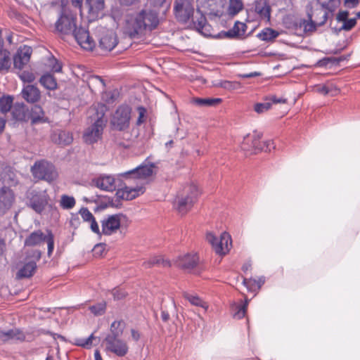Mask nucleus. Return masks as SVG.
<instances>
[{"label": "nucleus", "mask_w": 360, "mask_h": 360, "mask_svg": "<svg viewBox=\"0 0 360 360\" xmlns=\"http://www.w3.org/2000/svg\"><path fill=\"white\" fill-rule=\"evenodd\" d=\"M158 24L156 13L151 10H141L126 16L123 31L131 39H141L156 29Z\"/></svg>", "instance_id": "1"}, {"label": "nucleus", "mask_w": 360, "mask_h": 360, "mask_svg": "<svg viewBox=\"0 0 360 360\" xmlns=\"http://www.w3.org/2000/svg\"><path fill=\"white\" fill-rule=\"evenodd\" d=\"M153 174V165H141L134 169L123 174L122 175L129 183L134 179L136 180L140 185H137L135 187L126 185L118 192L120 195V196L127 200H131L143 194L145 192V188L143 186L142 181L151 176Z\"/></svg>", "instance_id": "2"}, {"label": "nucleus", "mask_w": 360, "mask_h": 360, "mask_svg": "<svg viewBox=\"0 0 360 360\" xmlns=\"http://www.w3.org/2000/svg\"><path fill=\"white\" fill-rule=\"evenodd\" d=\"M106 110L107 107L102 103H97L91 108L90 112H95L96 117L94 123L84 132L83 139L85 143L92 144L101 139L106 124V120L104 119Z\"/></svg>", "instance_id": "3"}, {"label": "nucleus", "mask_w": 360, "mask_h": 360, "mask_svg": "<svg viewBox=\"0 0 360 360\" xmlns=\"http://www.w3.org/2000/svg\"><path fill=\"white\" fill-rule=\"evenodd\" d=\"M198 195L199 191L197 186L190 184L184 186L179 191L176 196L175 205L179 212L181 214L187 213L195 202Z\"/></svg>", "instance_id": "4"}, {"label": "nucleus", "mask_w": 360, "mask_h": 360, "mask_svg": "<svg viewBox=\"0 0 360 360\" xmlns=\"http://www.w3.org/2000/svg\"><path fill=\"white\" fill-rule=\"evenodd\" d=\"M44 242L47 243L48 255L51 256L54 249V236L50 230L46 233L41 230H37L32 232L25 240V246L35 247L39 246Z\"/></svg>", "instance_id": "5"}, {"label": "nucleus", "mask_w": 360, "mask_h": 360, "mask_svg": "<svg viewBox=\"0 0 360 360\" xmlns=\"http://www.w3.org/2000/svg\"><path fill=\"white\" fill-rule=\"evenodd\" d=\"M131 109L129 106H119L110 118V127L116 131H125L130 125Z\"/></svg>", "instance_id": "6"}, {"label": "nucleus", "mask_w": 360, "mask_h": 360, "mask_svg": "<svg viewBox=\"0 0 360 360\" xmlns=\"http://www.w3.org/2000/svg\"><path fill=\"white\" fill-rule=\"evenodd\" d=\"M31 172L34 178L51 182L58 177V172L53 164L41 160L35 162L31 168Z\"/></svg>", "instance_id": "7"}, {"label": "nucleus", "mask_w": 360, "mask_h": 360, "mask_svg": "<svg viewBox=\"0 0 360 360\" xmlns=\"http://www.w3.org/2000/svg\"><path fill=\"white\" fill-rule=\"evenodd\" d=\"M194 0H175L174 13L176 20L186 23L194 13Z\"/></svg>", "instance_id": "8"}, {"label": "nucleus", "mask_w": 360, "mask_h": 360, "mask_svg": "<svg viewBox=\"0 0 360 360\" xmlns=\"http://www.w3.org/2000/svg\"><path fill=\"white\" fill-rule=\"evenodd\" d=\"M27 206L41 214L49 204L50 198L46 191L33 190L27 194Z\"/></svg>", "instance_id": "9"}, {"label": "nucleus", "mask_w": 360, "mask_h": 360, "mask_svg": "<svg viewBox=\"0 0 360 360\" xmlns=\"http://www.w3.org/2000/svg\"><path fill=\"white\" fill-rule=\"evenodd\" d=\"M206 239L212 245L217 255H225L229 251L231 240L228 233H222L219 238H217L212 233H208Z\"/></svg>", "instance_id": "10"}, {"label": "nucleus", "mask_w": 360, "mask_h": 360, "mask_svg": "<svg viewBox=\"0 0 360 360\" xmlns=\"http://www.w3.org/2000/svg\"><path fill=\"white\" fill-rule=\"evenodd\" d=\"M76 20L71 14L63 13L55 23V32L62 37L74 34Z\"/></svg>", "instance_id": "11"}, {"label": "nucleus", "mask_w": 360, "mask_h": 360, "mask_svg": "<svg viewBox=\"0 0 360 360\" xmlns=\"http://www.w3.org/2000/svg\"><path fill=\"white\" fill-rule=\"evenodd\" d=\"M105 349L118 357L124 356L129 352L127 342L120 338H105Z\"/></svg>", "instance_id": "12"}, {"label": "nucleus", "mask_w": 360, "mask_h": 360, "mask_svg": "<svg viewBox=\"0 0 360 360\" xmlns=\"http://www.w3.org/2000/svg\"><path fill=\"white\" fill-rule=\"evenodd\" d=\"M225 2L226 0H197V11L205 14L217 15Z\"/></svg>", "instance_id": "13"}, {"label": "nucleus", "mask_w": 360, "mask_h": 360, "mask_svg": "<svg viewBox=\"0 0 360 360\" xmlns=\"http://www.w3.org/2000/svg\"><path fill=\"white\" fill-rule=\"evenodd\" d=\"M317 15H320V19L311 20V16L309 20H304L300 22V27L303 28L304 32L307 34H311L316 30V27L321 26L327 20L328 12L325 10H318L316 12Z\"/></svg>", "instance_id": "14"}, {"label": "nucleus", "mask_w": 360, "mask_h": 360, "mask_svg": "<svg viewBox=\"0 0 360 360\" xmlns=\"http://www.w3.org/2000/svg\"><path fill=\"white\" fill-rule=\"evenodd\" d=\"M100 34L99 46L105 51L112 50L117 44V38L115 32L104 28L98 30Z\"/></svg>", "instance_id": "15"}, {"label": "nucleus", "mask_w": 360, "mask_h": 360, "mask_svg": "<svg viewBox=\"0 0 360 360\" xmlns=\"http://www.w3.org/2000/svg\"><path fill=\"white\" fill-rule=\"evenodd\" d=\"M262 136V133L253 131L252 134L246 135L241 144L243 150L251 153H256L261 150L260 139Z\"/></svg>", "instance_id": "16"}, {"label": "nucleus", "mask_w": 360, "mask_h": 360, "mask_svg": "<svg viewBox=\"0 0 360 360\" xmlns=\"http://www.w3.org/2000/svg\"><path fill=\"white\" fill-rule=\"evenodd\" d=\"M15 200L12 190L8 187L0 189V217L5 215L11 208Z\"/></svg>", "instance_id": "17"}, {"label": "nucleus", "mask_w": 360, "mask_h": 360, "mask_svg": "<svg viewBox=\"0 0 360 360\" xmlns=\"http://www.w3.org/2000/svg\"><path fill=\"white\" fill-rule=\"evenodd\" d=\"M122 214H112L102 221V233L110 236L115 233L120 227Z\"/></svg>", "instance_id": "18"}, {"label": "nucleus", "mask_w": 360, "mask_h": 360, "mask_svg": "<svg viewBox=\"0 0 360 360\" xmlns=\"http://www.w3.org/2000/svg\"><path fill=\"white\" fill-rule=\"evenodd\" d=\"M76 41L82 48L86 50H92L96 43L89 36V31L83 27L77 28L73 34Z\"/></svg>", "instance_id": "19"}, {"label": "nucleus", "mask_w": 360, "mask_h": 360, "mask_svg": "<svg viewBox=\"0 0 360 360\" xmlns=\"http://www.w3.org/2000/svg\"><path fill=\"white\" fill-rule=\"evenodd\" d=\"M200 258L197 254H188L179 257L172 263V268L195 269L199 267Z\"/></svg>", "instance_id": "20"}, {"label": "nucleus", "mask_w": 360, "mask_h": 360, "mask_svg": "<svg viewBox=\"0 0 360 360\" xmlns=\"http://www.w3.org/2000/svg\"><path fill=\"white\" fill-rule=\"evenodd\" d=\"M31 54L32 49L29 46H24L19 49L13 57L14 68L22 70L29 63Z\"/></svg>", "instance_id": "21"}, {"label": "nucleus", "mask_w": 360, "mask_h": 360, "mask_svg": "<svg viewBox=\"0 0 360 360\" xmlns=\"http://www.w3.org/2000/svg\"><path fill=\"white\" fill-rule=\"evenodd\" d=\"M172 266V263L161 255L151 257L143 263L144 269H169Z\"/></svg>", "instance_id": "22"}, {"label": "nucleus", "mask_w": 360, "mask_h": 360, "mask_svg": "<svg viewBox=\"0 0 360 360\" xmlns=\"http://www.w3.org/2000/svg\"><path fill=\"white\" fill-rule=\"evenodd\" d=\"M21 96L27 103H35L41 99V91L35 85L27 84L23 86Z\"/></svg>", "instance_id": "23"}, {"label": "nucleus", "mask_w": 360, "mask_h": 360, "mask_svg": "<svg viewBox=\"0 0 360 360\" xmlns=\"http://www.w3.org/2000/svg\"><path fill=\"white\" fill-rule=\"evenodd\" d=\"M8 186H14L18 183L16 174L12 167L0 163V181Z\"/></svg>", "instance_id": "24"}, {"label": "nucleus", "mask_w": 360, "mask_h": 360, "mask_svg": "<svg viewBox=\"0 0 360 360\" xmlns=\"http://www.w3.org/2000/svg\"><path fill=\"white\" fill-rule=\"evenodd\" d=\"M255 11L262 20L266 22H270L271 8L268 0H256L255 3Z\"/></svg>", "instance_id": "25"}, {"label": "nucleus", "mask_w": 360, "mask_h": 360, "mask_svg": "<svg viewBox=\"0 0 360 360\" xmlns=\"http://www.w3.org/2000/svg\"><path fill=\"white\" fill-rule=\"evenodd\" d=\"M51 139L56 144L68 146L72 142L73 137L70 131L56 130L51 134Z\"/></svg>", "instance_id": "26"}, {"label": "nucleus", "mask_w": 360, "mask_h": 360, "mask_svg": "<svg viewBox=\"0 0 360 360\" xmlns=\"http://www.w3.org/2000/svg\"><path fill=\"white\" fill-rule=\"evenodd\" d=\"M96 187L106 191H112L115 189V181L112 176H101L94 181Z\"/></svg>", "instance_id": "27"}, {"label": "nucleus", "mask_w": 360, "mask_h": 360, "mask_svg": "<svg viewBox=\"0 0 360 360\" xmlns=\"http://www.w3.org/2000/svg\"><path fill=\"white\" fill-rule=\"evenodd\" d=\"M41 253L38 250H32L28 253L24 260V266L21 270H35L37 269V262L39 260Z\"/></svg>", "instance_id": "28"}, {"label": "nucleus", "mask_w": 360, "mask_h": 360, "mask_svg": "<svg viewBox=\"0 0 360 360\" xmlns=\"http://www.w3.org/2000/svg\"><path fill=\"white\" fill-rule=\"evenodd\" d=\"M124 322L122 320L114 321L110 327V333L105 338H121L124 332Z\"/></svg>", "instance_id": "29"}, {"label": "nucleus", "mask_w": 360, "mask_h": 360, "mask_svg": "<svg viewBox=\"0 0 360 360\" xmlns=\"http://www.w3.org/2000/svg\"><path fill=\"white\" fill-rule=\"evenodd\" d=\"M30 119L32 124L46 122L44 112L41 106L35 105L32 108Z\"/></svg>", "instance_id": "30"}, {"label": "nucleus", "mask_w": 360, "mask_h": 360, "mask_svg": "<svg viewBox=\"0 0 360 360\" xmlns=\"http://www.w3.org/2000/svg\"><path fill=\"white\" fill-rule=\"evenodd\" d=\"M246 27L245 23L237 21L233 28L226 32V36L230 38L243 36L245 33Z\"/></svg>", "instance_id": "31"}, {"label": "nucleus", "mask_w": 360, "mask_h": 360, "mask_svg": "<svg viewBox=\"0 0 360 360\" xmlns=\"http://www.w3.org/2000/svg\"><path fill=\"white\" fill-rule=\"evenodd\" d=\"M183 297L187 300L191 304L196 307H200L205 310L207 309L208 305L206 302H205L198 295H191L188 292H183Z\"/></svg>", "instance_id": "32"}, {"label": "nucleus", "mask_w": 360, "mask_h": 360, "mask_svg": "<svg viewBox=\"0 0 360 360\" xmlns=\"http://www.w3.org/2000/svg\"><path fill=\"white\" fill-rule=\"evenodd\" d=\"M6 341L10 340H15L20 342H23L25 338V334L24 332L19 328H13L6 330Z\"/></svg>", "instance_id": "33"}, {"label": "nucleus", "mask_w": 360, "mask_h": 360, "mask_svg": "<svg viewBox=\"0 0 360 360\" xmlns=\"http://www.w3.org/2000/svg\"><path fill=\"white\" fill-rule=\"evenodd\" d=\"M221 102L219 98H196L193 103L199 106H215Z\"/></svg>", "instance_id": "34"}, {"label": "nucleus", "mask_w": 360, "mask_h": 360, "mask_svg": "<svg viewBox=\"0 0 360 360\" xmlns=\"http://www.w3.org/2000/svg\"><path fill=\"white\" fill-rule=\"evenodd\" d=\"M40 84L47 89L54 90L57 88V82L51 75L47 74L40 78Z\"/></svg>", "instance_id": "35"}, {"label": "nucleus", "mask_w": 360, "mask_h": 360, "mask_svg": "<svg viewBox=\"0 0 360 360\" xmlns=\"http://www.w3.org/2000/svg\"><path fill=\"white\" fill-rule=\"evenodd\" d=\"M279 35V33L271 29L265 28L260 33L258 34V37L263 41H271L276 38Z\"/></svg>", "instance_id": "36"}, {"label": "nucleus", "mask_w": 360, "mask_h": 360, "mask_svg": "<svg viewBox=\"0 0 360 360\" xmlns=\"http://www.w3.org/2000/svg\"><path fill=\"white\" fill-rule=\"evenodd\" d=\"M107 304L106 302L103 301L98 302L89 307V310L96 316H101L106 311Z\"/></svg>", "instance_id": "37"}, {"label": "nucleus", "mask_w": 360, "mask_h": 360, "mask_svg": "<svg viewBox=\"0 0 360 360\" xmlns=\"http://www.w3.org/2000/svg\"><path fill=\"white\" fill-rule=\"evenodd\" d=\"M25 105L23 103H16L12 110V115L16 120H23L25 118Z\"/></svg>", "instance_id": "38"}, {"label": "nucleus", "mask_w": 360, "mask_h": 360, "mask_svg": "<svg viewBox=\"0 0 360 360\" xmlns=\"http://www.w3.org/2000/svg\"><path fill=\"white\" fill-rule=\"evenodd\" d=\"M13 102V98L11 96H5L0 98V111L6 113L11 110Z\"/></svg>", "instance_id": "39"}, {"label": "nucleus", "mask_w": 360, "mask_h": 360, "mask_svg": "<svg viewBox=\"0 0 360 360\" xmlns=\"http://www.w3.org/2000/svg\"><path fill=\"white\" fill-rule=\"evenodd\" d=\"M76 204L75 199L72 196L63 195L60 200V205L65 210H70L75 207Z\"/></svg>", "instance_id": "40"}, {"label": "nucleus", "mask_w": 360, "mask_h": 360, "mask_svg": "<svg viewBox=\"0 0 360 360\" xmlns=\"http://www.w3.org/2000/svg\"><path fill=\"white\" fill-rule=\"evenodd\" d=\"M94 339V333H91L87 338H76L74 345L83 348L89 349L92 345V340Z\"/></svg>", "instance_id": "41"}, {"label": "nucleus", "mask_w": 360, "mask_h": 360, "mask_svg": "<svg viewBox=\"0 0 360 360\" xmlns=\"http://www.w3.org/2000/svg\"><path fill=\"white\" fill-rule=\"evenodd\" d=\"M248 304V300H245V301L243 304L236 305V311L234 312V314L233 315V318L237 319H243L246 314Z\"/></svg>", "instance_id": "42"}, {"label": "nucleus", "mask_w": 360, "mask_h": 360, "mask_svg": "<svg viewBox=\"0 0 360 360\" xmlns=\"http://www.w3.org/2000/svg\"><path fill=\"white\" fill-rule=\"evenodd\" d=\"M243 285L246 287L249 292H256L259 290V285L257 284L256 278H243Z\"/></svg>", "instance_id": "43"}, {"label": "nucleus", "mask_w": 360, "mask_h": 360, "mask_svg": "<svg viewBox=\"0 0 360 360\" xmlns=\"http://www.w3.org/2000/svg\"><path fill=\"white\" fill-rule=\"evenodd\" d=\"M201 15L199 18H197L196 20L193 21L194 25L195 28L199 31L202 32L204 30H206V27L207 26V20L205 17L204 13H200Z\"/></svg>", "instance_id": "44"}, {"label": "nucleus", "mask_w": 360, "mask_h": 360, "mask_svg": "<svg viewBox=\"0 0 360 360\" xmlns=\"http://www.w3.org/2000/svg\"><path fill=\"white\" fill-rule=\"evenodd\" d=\"M110 293L113 297L114 300H121L124 299L128 293L123 289L119 288H114L110 290Z\"/></svg>", "instance_id": "45"}, {"label": "nucleus", "mask_w": 360, "mask_h": 360, "mask_svg": "<svg viewBox=\"0 0 360 360\" xmlns=\"http://www.w3.org/2000/svg\"><path fill=\"white\" fill-rule=\"evenodd\" d=\"M271 104L269 102L257 103L254 106V110L259 114L264 113L271 108Z\"/></svg>", "instance_id": "46"}, {"label": "nucleus", "mask_w": 360, "mask_h": 360, "mask_svg": "<svg viewBox=\"0 0 360 360\" xmlns=\"http://www.w3.org/2000/svg\"><path fill=\"white\" fill-rule=\"evenodd\" d=\"M20 78L24 82L31 83L34 81L35 76L34 75L29 71H23L20 75Z\"/></svg>", "instance_id": "47"}, {"label": "nucleus", "mask_w": 360, "mask_h": 360, "mask_svg": "<svg viewBox=\"0 0 360 360\" xmlns=\"http://www.w3.org/2000/svg\"><path fill=\"white\" fill-rule=\"evenodd\" d=\"M79 214H81L82 218L85 221H90L91 220H93L94 218L91 212L86 207H82L79 210Z\"/></svg>", "instance_id": "48"}, {"label": "nucleus", "mask_w": 360, "mask_h": 360, "mask_svg": "<svg viewBox=\"0 0 360 360\" xmlns=\"http://www.w3.org/2000/svg\"><path fill=\"white\" fill-rule=\"evenodd\" d=\"M105 250V247L104 244L100 243L97 244L94 246L92 250V252L94 256L99 257H101Z\"/></svg>", "instance_id": "49"}, {"label": "nucleus", "mask_w": 360, "mask_h": 360, "mask_svg": "<svg viewBox=\"0 0 360 360\" xmlns=\"http://www.w3.org/2000/svg\"><path fill=\"white\" fill-rule=\"evenodd\" d=\"M356 18H350V19L347 18V20H345L343 22L341 30L349 31V30H352L356 25Z\"/></svg>", "instance_id": "50"}, {"label": "nucleus", "mask_w": 360, "mask_h": 360, "mask_svg": "<svg viewBox=\"0 0 360 360\" xmlns=\"http://www.w3.org/2000/svg\"><path fill=\"white\" fill-rule=\"evenodd\" d=\"M322 8L331 10L335 6V0H317Z\"/></svg>", "instance_id": "51"}, {"label": "nucleus", "mask_w": 360, "mask_h": 360, "mask_svg": "<svg viewBox=\"0 0 360 360\" xmlns=\"http://www.w3.org/2000/svg\"><path fill=\"white\" fill-rule=\"evenodd\" d=\"M217 86L224 88L225 89L231 90L235 89L236 83L231 82L229 81H222L220 82L218 84H217Z\"/></svg>", "instance_id": "52"}, {"label": "nucleus", "mask_w": 360, "mask_h": 360, "mask_svg": "<svg viewBox=\"0 0 360 360\" xmlns=\"http://www.w3.org/2000/svg\"><path fill=\"white\" fill-rule=\"evenodd\" d=\"M230 6L238 12L242 9L243 4L240 0H230Z\"/></svg>", "instance_id": "53"}, {"label": "nucleus", "mask_w": 360, "mask_h": 360, "mask_svg": "<svg viewBox=\"0 0 360 360\" xmlns=\"http://www.w3.org/2000/svg\"><path fill=\"white\" fill-rule=\"evenodd\" d=\"M35 271H17L16 278H30L34 276Z\"/></svg>", "instance_id": "54"}, {"label": "nucleus", "mask_w": 360, "mask_h": 360, "mask_svg": "<svg viewBox=\"0 0 360 360\" xmlns=\"http://www.w3.org/2000/svg\"><path fill=\"white\" fill-rule=\"evenodd\" d=\"M316 91L323 95H328L330 94V89L328 85H319L316 86Z\"/></svg>", "instance_id": "55"}, {"label": "nucleus", "mask_w": 360, "mask_h": 360, "mask_svg": "<svg viewBox=\"0 0 360 360\" xmlns=\"http://www.w3.org/2000/svg\"><path fill=\"white\" fill-rule=\"evenodd\" d=\"M138 112H139V117L137 119L136 123L138 125H140L141 124H142L144 122L143 118L145 116L146 110L143 107H139Z\"/></svg>", "instance_id": "56"}, {"label": "nucleus", "mask_w": 360, "mask_h": 360, "mask_svg": "<svg viewBox=\"0 0 360 360\" xmlns=\"http://www.w3.org/2000/svg\"><path fill=\"white\" fill-rule=\"evenodd\" d=\"M349 12L346 11H339L337 15V20L340 22H344L348 18Z\"/></svg>", "instance_id": "57"}, {"label": "nucleus", "mask_w": 360, "mask_h": 360, "mask_svg": "<svg viewBox=\"0 0 360 360\" xmlns=\"http://www.w3.org/2000/svg\"><path fill=\"white\" fill-rule=\"evenodd\" d=\"M89 222L91 223V231L93 232H94L95 233L100 234L99 226H98L97 222L96 221L95 218H94V219L91 220Z\"/></svg>", "instance_id": "58"}, {"label": "nucleus", "mask_w": 360, "mask_h": 360, "mask_svg": "<svg viewBox=\"0 0 360 360\" xmlns=\"http://www.w3.org/2000/svg\"><path fill=\"white\" fill-rule=\"evenodd\" d=\"M269 101H272L274 103H285L287 100L283 98H278L276 96H271L267 98Z\"/></svg>", "instance_id": "59"}, {"label": "nucleus", "mask_w": 360, "mask_h": 360, "mask_svg": "<svg viewBox=\"0 0 360 360\" xmlns=\"http://www.w3.org/2000/svg\"><path fill=\"white\" fill-rule=\"evenodd\" d=\"M91 82L92 83H98L100 84L103 88L105 86V82L104 81L98 76H94L90 79Z\"/></svg>", "instance_id": "60"}, {"label": "nucleus", "mask_w": 360, "mask_h": 360, "mask_svg": "<svg viewBox=\"0 0 360 360\" xmlns=\"http://www.w3.org/2000/svg\"><path fill=\"white\" fill-rule=\"evenodd\" d=\"M131 335L132 339L136 342L139 341L141 338L140 333L137 330L134 328L131 329Z\"/></svg>", "instance_id": "61"}, {"label": "nucleus", "mask_w": 360, "mask_h": 360, "mask_svg": "<svg viewBox=\"0 0 360 360\" xmlns=\"http://www.w3.org/2000/svg\"><path fill=\"white\" fill-rule=\"evenodd\" d=\"M328 87L330 89V94L332 96H336L340 93L339 89H338L333 84L328 85Z\"/></svg>", "instance_id": "62"}, {"label": "nucleus", "mask_w": 360, "mask_h": 360, "mask_svg": "<svg viewBox=\"0 0 360 360\" xmlns=\"http://www.w3.org/2000/svg\"><path fill=\"white\" fill-rule=\"evenodd\" d=\"M169 317H170V316H169V314L168 313V311H167L165 310L161 311V319L163 322L168 321L169 319Z\"/></svg>", "instance_id": "63"}, {"label": "nucleus", "mask_w": 360, "mask_h": 360, "mask_svg": "<svg viewBox=\"0 0 360 360\" xmlns=\"http://www.w3.org/2000/svg\"><path fill=\"white\" fill-rule=\"evenodd\" d=\"M50 335L53 337V339H56V338H58L60 339V340H62L63 342H66V338L62 335H60V334H58V333H53V332H49Z\"/></svg>", "instance_id": "64"}]
</instances>
